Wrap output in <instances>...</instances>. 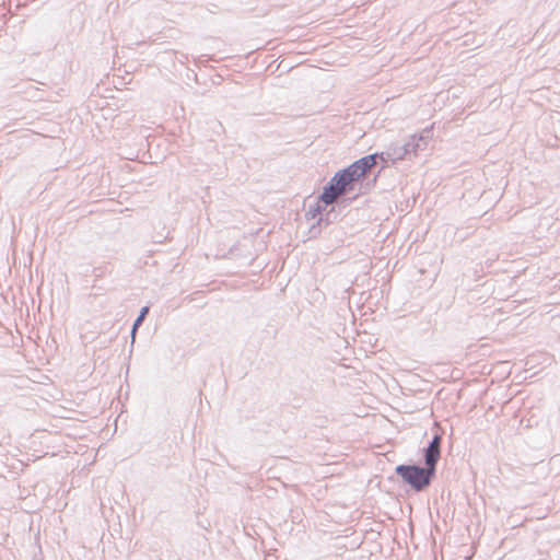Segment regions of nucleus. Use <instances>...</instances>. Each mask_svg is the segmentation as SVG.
Here are the masks:
<instances>
[{
	"label": "nucleus",
	"instance_id": "nucleus-1",
	"mask_svg": "<svg viewBox=\"0 0 560 560\" xmlns=\"http://www.w3.org/2000/svg\"><path fill=\"white\" fill-rule=\"evenodd\" d=\"M441 440L440 435H435L425 450L427 468L408 465H399L396 467V472L413 489L419 491L429 486L434 475L436 463L441 456Z\"/></svg>",
	"mask_w": 560,
	"mask_h": 560
},
{
	"label": "nucleus",
	"instance_id": "nucleus-2",
	"mask_svg": "<svg viewBox=\"0 0 560 560\" xmlns=\"http://www.w3.org/2000/svg\"><path fill=\"white\" fill-rule=\"evenodd\" d=\"M359 183H362L358 174L349 165L338 172L323 187L319 201L326 206L332 205L338 197L347 196L355 190Z\"/></svg>",
	"mask_w": 560,
	"mask_h": 560
},
{
	"label": "nucleus",
	"instance_id": "nucleus-3",
	"mask_svg": "<svg viewBox=\"0 0 560 560\" xmlns=\"http://www.w3.org/2000/svg\"><path fill=\"white\" fill-rule=\"evenodd\" d=\"M376 163L377 153H373L354 161L350 166L358 174L359 179L363 182L366 174L376 165Z\"/></svg>",
	"mask_w": 560,
	"mask_h": 560
},
{
	"label": "nucleus",
	"instance_id": "nucleus-4",
	"mask_svg": "<svg viewBox=\"0 0 560 560\" xmlns=\"http://www.w3.org/2000/svg\"><path fill=\"white\" fill-rule=\"evenodd\" d=\"M387 158H390V163L395 164L398 161L409 159L408 149H406V144L400 142H393L386 147L384 151Z\"/></svg>",
	"mask_w": 560,
	"mask_h": 560
},
{
	"label": "nucleus",
	"instance_id": "nucleus-5",
	"mask_svg": "<svg viewBox=\"0 0 560 560\" xmlns=\"http://www.w3.org/2000/svg\"><path fill=\"white\" fill-rule=\"evenodd\" d=\"M421 138H416L413 135L405 142L406 149H408V156H417L419 151L425 150V143L421 142Z\"/></svg>",
	"mask_w": 560,
	"mask_h": 560
},
{
	"label": "nucleus",
	"instance_id": "nucleus-6",
	"mask_svg": "<svg viewBox=\"0 0 560 560\" xmlns=\"http://www.w3.org/2000/svg\"><path fill=\"white\" fill-rule=\"evenodd\" d=\"M337 215L338 214L336 213L335 209L331 208L329 211H327L325 214H322L318 218L316 224H313L311 226L310 233L315 236L316 234L319 233V230H317V226H320L323 223H325V225L330 224L334 220H336Z\"/></svg>",
	"mask_w": 560,
	"mask_h": 560
},
{
	"label": "nucleus",
	"instance_id": "nucleus-7",
	"mask_svg": "<svg viewBox=\"0 0 560 560\" xmlns=\"http://www.w3.org/2000/svg\"><path fill=\"white\" fill-rule=\"evenodd\" d=\"M326 205L319 199L314 206H310L308 209L305 211V218L307 221L315 220L318 215L320 217L323 214V211L326 210Z\"/></svg>",
	"mask_w": 560,
	"mask_h": 560
},
{
	"label": "nucleus",
	"instance_id": "nucleus-8",
	"mask_svg": "<svg viewBox=\"0 0 560 560\" xmlns=\"http://www.w3.org/2000/svg\"><path fill=\"white\" fill-rule=\"evenodd\" d=\"M416 138H421V142H424L425 143V147L428 145L429 143V140L431 139L432 137V131L431 129L427 128L424 129L421 133L419 135H413Z\"/></svg>",
	"mask_w": 560,
	"mask_h": 560
},
{
	"label": "nucleus",
	"instance_id": "nucleus-9",
	"mask_svg": "<svg viewBox=\"0 0 560 560\" xmlns=\"http://www.w3.org/2000/svg\"><path fill=\"white\" fill-rule=\"evenodd\" d=\"M377 153V160L380 159L383 163L390 162V158H387L386 154L383 152H376Z\"/></svg>",
	"mask_w": 560,
	"mask_h": 560
},
{
	"label": "nucleus",
	"instance_id": "nucleus-10",
	"mask_svg": "<svg viewBox=\"0 0 560 560\" xmlns=\"http://www.w3.org/2000/svg\"><path fill=\"white\" fill-rule=\"evenodd\" d=\"M149 312H150V306L144 305V306H142V307L140 308V311H139V314H138V315H148V314H149Z\"/></svg>",
	"mask_w": 560,
	"mask_h": 560
},
{
	"label": "nucleus",
	"instance_id": "nucleus-11",
	"mask_svg": "<svg viewBox=\"0 0 560 560\" xmlns=\"http://www.w3.org/2000/svg\"><path fill=\"white\" fill-rule=\"evenodd\" d=\"M143 318H144V317H137V320H136V323L133 324V327H132V332H133V334H135V331H136L137 327L141 324V322H142V319H143Z\"/></svg>",
	"mask_w": 560,
	"mask_h": 560
}]
</instances>
